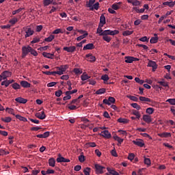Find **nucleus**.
<instances>
[{
    "instance_id": "f257e3e1",
    "label": "nucleus",
    "mask_w": 175,
    "mask_h": 175,
    "mask_svg": "<svg viewBox=\"0 0 175 175\" xmlns=\"http://www.w3.org/2000/svg\"><path fill=\"white\" fill-rule=\"evenodd\" d=\"M120 33V31L118 30H111V29H108V30H104V31L100 32L99 34L100 36H113L115 35H117Z\"/></svg>"
},
{
    "instance_id": "f03ea898",
    "label": "nucleus",
    "mask_w": 175,
    "mask_h": 175,
    "mask_svg": "<svg viewBox=\"0 0 175 175\" xmlns=\"http://www.w3.org/2000/svg\"><path fill=\"white\" fill-rule=\"evenodd\" d=\"M34 49L29 46H24L21 48V58L24 59L29 54V53L31 52Z\"/></svg>"
},
{
    "instance_id": "7ed1b4c3",
    "label": "nucleus",
    "mask_w": 175,
    "mask_h": 175,
    "mask_svg": "<svg viewBox=\"0 0 175 175\" xmlns=\"http://www.w3.org/2000/svg\"><path fill=\"white\" fill-rule=\"evenodd\" d=\"M105 169V167L99 165V164H95V170H96V174H102L104 173L103 170Z\"/></svg>"
},
{
    "instance_id": "20e7f679",
    "label": "nucleus",
    "mask_w": 175,
    "mask_h": 175,
    "mask_svg": "<svg viewBox=\"0 0 175 175\" xmlns=\"http://www.w3.org/2000/svg\"><path fill=\"white\" fill-rule=\"evenodd\" d=\"M116 100L113 97H109L108 99H104L103 100V104L108 105V106H110L111 104L115 103Z\"/></svg>"
},
{
    "instance_id": "39448f33",
    "label": "nucleus",
    "mask_w": 175,
    "mask_h": 175,
    "mask_svg": "<svg viewBox=\"0 0 175 175\" xmlns=\"http://www.w3.org/2000/svg\"><path fill=\"white\" fill-rule=\"evenodd\" d=\"M148 67L152 68V71H156L157 68H158V65H157L156 62H153L152 60H148Z\"/></svg>"
},
{
    "instance_id": "423d86ee",
    "label": "nucleus",
    "mask_w": 175,
    "mask_h": 175,
    "mask_svg": "<svg viewBox=\"0 0 175 175\" xmlns=\"http://www.w3.org/2000/svg\"><path fill=\"white\" fill-rule=\"evenodd\" d=\"M25 38H27L29 36H32L34 33L33 30H32V29L31 28H26V31H25Z\"/></svg>"
},
{
    "instance_id": "0eeeda50",
    "label": "nucleus",
    "mask_w": 175,
    "mask_h": 175,
    "mask_svg": "<svg viewBox=\"0 0 175 175\" xmlns=\"http://www.w3.org/2000/svg\"><path fill=\"white\" fill-rule=\"evenodd\" d=\"M132 143L140 148H143L144 146V142L142 139H135V141H133Z\"/></svg>"
},
{
    "instance_id": "6e6552de",
    "label": "nucleus",
    "mask_w": 175,
    "mask_h": 175,
    "mask_svg": "<svg viewBox=\"0 0 175 175\" xmlns=\"http://www.w3.org/2000/svg\"><path fill=\"white\" fill-rule=\"evenodd\" d=\"M100 136L103 137L105 139L111 138V134H110V133L107 130L100 132Z\"/></svg>"
},
{
    "instance_id": "1a4fd4ad",
    "label": "nucleus",
    "mask_w": 175,
    "mask_h": 175,
    "mask_svg": "<svg viewBox=\"0 0 175 175\" xmlns=\"http://www.w3.org/2000/svg\"><path fill=\"white\" fill-rule=\"evenodd\" d=\"M36 118H39V120H45V112L44 111L41 112H38L37 113H36Z\"/></svg>"
},
{
    "instance_id": "9d476101",
    "label": "nucleus",
    "mask_w": 175,
    "mask_h": 175,
    "mask_svg": "<svg viewBox=\"0 0 175 175\" xmlns=\"http://www.w3.org/2000/svg\"><path fill=\"white\" fill-rule=\"evenodd\" d=\"M43 73L46 75H53V76H55L56 75H62L64 74V72H58V71H54V72L46 71V72H43Z\"/></svg>"
},
{
    "instance_id": "9b49d317",
    "label": "nucleus",
    "mask_w": 175,
    "mask_h": 175,
    "mask_svg": "<svg viewBox=\"0 0 175 175\" xmlns=\"http://www.w3.org/2000/svg\"><path fill=\"white\" fill-rule=\"evenodd\" d=\"M77 49V47L75 46H64V51H67V53H74V51H75V50Z\"/></svg>"
},
{
    "instance_id": "f8f14e48",
    "label": "nucleus",
    "mask_w": 175,
    "mask_h": 175,
    "mask_svg": "<svg viewBox=\"0 0 175 175\" xmlns=\"http://www.w3.org/2000/svg\"><path fill=\"white\" fill-rule=\"evenodd\" d=\"M11 72L10 71H4L1 72V75H0L1 77H3V80H5L6 78H9L11 77Z\"/></svg>"
},
{
    "instance_id": "ddd939ff",
    "label": "nucleus",
    "mask_w": 175,
    "mask_h": 175,
    "mask_svg": "<svg viewBox=\"0 0 175 175\" xmlns=\"http://www.w3.org/2000/svg\"><path fill=\"white\" fill-rule=\"evenodd\" d=\"M87 8H88L90 11H93L94 10H98V8H100V3L98 2H96L94 4H92L91 7Z\"/></svg>"
},
{
    "instance_id": "4468645a",
    "label": "nucleus",
    "mask_w": 175,
    "mask_h": 175,
    "mask_svg": "<svg viewBox=\"0 0 175 175\" xmlns=\"http://www.w3.org/2000/svg\"><path fill=\"white\" fill-rule=\"evenodd\" d=\"M95 48L93 43H89L85 44V46H83V51L87 50H93Z\"/></svg>"
},
{
    "instance_id": "2eb2a0df",
    "label": "nucleus",
    "mask_w": 175,
    "mask_h": 175,
    "mask_svg": "<svg viewBox=\"0 0 175 175\" xmlns=\"http://www.w3.org/2000/svg\"><path fill=\"white\" fill-rule=\"evenodd\" d=\"M57 162L60 163H68L70 162V160L68 159H66L62 157H59L57 158Z\"/></svg>"
},
{
    "instance_id": "dca6fc26",
    "label": "nucleus",
    "mask_w": 175,
    "mask_h": 175,
    "mask_svg": "<svg viewBox=\"0 0 175 175\" xmlns=\"http://www.w3.org/2000/svg\"><path fill=\"white\" fill-rule=\"evenodd\" d=\"M57 68L59 70L57 72H62V73H64L68 68V65H62L60 66V67H57Z\"/></svg>"
},
{
    "instance_id": "f3484780",
    "label": "nucleus",
    "mask_w": 175,
    "mask_h": 175,
    "mask_svg": "<svg viewBox=\"0 0 175 175\" xmlns=\"http://www.w3.org/2000/svg\"><path fill=\"white\" fill-rule=\"evenodd\" d=\"M143 120H144V122L148 124H150L151 122H152V119H151V116L148 115H144Z\"/></svg>"
},
{
    "instance_id": "a211bd4d",
    "label": "nucleus",
    "mask_w": 175,
    "mask_h": 175,
    "mask_svg": "<svg viewBox=\"0 0 175 175\" xmlns=\"http://www.w3.org/2000/svg\"><path fill=\"white\" fill-rule=\"evenodd\" d=\"M16 102L20 104H25L27 102V100L22 98V97H18L14 99Z\"/></svg>"
},
{
    "instance_id": "6ab92c4d",
    "label": "nucleus",
    "mask_w": 175,
    "mask_h": 175,
    "mask_svg": "<svg viewBox=\"0 0 175 175\" xmlns=\"http://www.w3.org/2000/svg\"><path fill=\"white\" fill-rule=\"evenodd\" d=\"M42 56L44 57H45V58L53 59L54 54L53 53L44 52V53H42Z\"/></svg>"
},
{
    "instance_id": "aec40b11",
    "label": "nucleus",
    "mask_w": 175,
    "mask_h": 175,
    "mask_svg": "<svg viewBox=\"0 0 175 175\" xmlns=\"http://www.w3.org/2000/svg\"><path fill=\"white\" fill-rule=\"evenodd\" d=\"M21 87L24 88H31V84H29V83L26 81H21Z\"/></svg>"
},
{
    "instance_id": "412c9836",
    "label": "nucleus",
    "mask_w": 175,
    "mask_h": 175,
    "mask_svg": "<svg viewBox=\"0 0 175 175\" xmlns=\"http://www.w3.org/2000/svg\"><path fill=\"white\" fill-rule=\"evenodd\" d=\"M158 136H159L161 138H168L171 137V133L163 132L158 134Z\"/></svg>"
},
{
    "instance_id": "4be33fe9",
    "label": "nucleus",
    "mask_w": 175,
    "mask_h": 175,
    "mask_svg": "<svg viewBox=\"0 0 175 175\" xmlns=\"http://www.w3.org/2000/svg\"><path fill=\"white\" fill-rule=\"evenodd\" d=\"M85 57H88V60L90 62H95V61L96 60V58L92 54L86 55Z\"/></svg>"
},
{
    "instance_id": "5701e85b",
    "label": "nucleus",
    "mask_w": 175,
    "mask_h": 175,
    "mask_svg": "<svg viewBox=\"0 0 175 175\" xmlns=\"http://www.w3.org/2000/svg\"><path fill=\"white\" fill-rule=\"evenodd\" d=\"M139 100L143 102L144 103H151V99L144 96H139Z\"/></svg>"
},
{
    "instance_id": "b1692460",
    "label": "nucleus",
    "mask_w": 175,
    "mask_h": 175,
    "mask_svg": "<svg viewBox=\"0 0 175 175\" xmlns=\"http://www.w3.org/2000/svg\"><path fill=\"white\" fill-rule=\"evenodd\" d=\"M120 5H121V2L115 3L112 4L111 9L114 10H118L120 9Z\"/></svg>"
},
{
    "instance_id": "393cba45",
    "label": "nucleus",
    "mask_w": 175,
    "mask_h": 175,
    "mask_svg": "<svg viewBox=\"0 0 175 175\" xmlns=\"http://www.w3.org/2000/svg\"><path fill=\"white\" fill-rule=\"evenodd\" d=\"M117 122L125 124L129 123V120L126 118H120L117 120Z\"/></svg>"
},
{
    "instance_id": "a878e982",
    "label": "nucleus",
    "mask_w": 175,
    "mask_h": 175,
    "mask_svg": "<svg viewBox=\"0 0 175 175\" xmlns=\"http://www.w3.org/2000/svg\"><path fill=\"white\" fill-rule=\"evenodd\" d=\"M124 58H125V63L126 64H132V62H134L131 56H126Z\"/></svg>"
},
{
    "instance_id": "bb28decb",
    "label": "nucleus",
    "mask_w": 175,
    "mask_h": 175,
    "mask_svg": "<svg viewBox=\"0 0 175 175\" xmlns=\"http://www.w3.org/2000/svg\"><path fill=\"white\" fill-rule=\"evenodd\" d=\"M132 9L135 11V13H137V14L144 13V12H145V9L144 8L138 9L137 8H133Z\"/></svg>"
},
{
    "instance_id": "cd10ccee",
    "label": "nucleus",
    "mask_w": 175,
    "mask_h": 175,
    "mask_svg": "<svg viewBox=\"0 0 175 175\" xmlns=\"http://www.w3.org/2000/svg\"><path fill=\"white\" fill-rule=\"evenodd\" d=\"M10 154L9 151H6L5 149L0 148V156L7 155Z\"/></svg>"
},
{
    "instance_id": "c85d7f7f",
    "label": "nucleus",
    "mask_w": 175,
    "mask_h": 175,
    "mask_svg": "<svg viewBox=\"0 0 175 175\" xmlns=\"http://www.w3.org/2000/svg\"><path fill=\"white\" fill-rule=\"evenodd\" d=\"M107 170L109 172V174H111V175H120V174H118V172H117L116 171L111 170L110 168H107Z\"/></svg>"
},
{
    "instance_id": "c756f323",
    "label": "nucleus",
    "mask_w": 175,
    "mask_h": 175,
    "mask_svg": "<svg viewBox=\"0 0 175 175\" xmlns=\"http://www.w3.org/2000/svg\"><path fill=\"white\" fill-rule=\"evenodd\" d=\"M52 2H53V0H44L42 1V4H44V6H49L52 4Z\"/></svg>"
},
{
    "instance_id": "7c9ffc66",
    "label": "nucleus",
    "mask_w": 175,
    "mask_h": 175,
    "mask_svg": "<svg viewBox=\"0 0 175 175\" xmlns=\"http://www.w3.org/2000/svg\"><path fill=\"white\" fill-rule=\"evenodd\" d=\"M16 118H17V120H21V122H27V119H26L25 117H23L20 115H16Z\"/></svg>"
},
{
    "instance_id": "2f4dec72",
    "label": "nucleus",
    "mask_w": 175,
    "mask_h": 175,
    "mask_svg": "<svg viewBox=\"0 0 175 175\" xmlns=\"http://www.w3.org/2000/svg\"><path fill=\"white\" fill-rule=\"evenodd\" d=\"M90 78V77H89L87 74H83L81 75V80L83 81L88 80Z\"/></svg>"
},
{
    "instance_id": "473e14b6",
    "label": "nucleus",
    "mask_w": 175,
    "mask_h": 175,
    "mask_svg": "<svg viewBox=\"0 0 175 175\" xmlns=\"http://www.w3.org/2000/svg\"><path fill=\"white\" fill-rule=\"evenodd\" d=\"M88 36V33H85V34L83 35H81L79 37L77 38V41H81L83 39L85 38V37Z\"/></svg>"
},
{
    "instance_id": "72a5a7b5",
    "label": "nucleus",
    "mask_w": 175,
    "mask_h": 175,
    "mask_svg": "<svg viewBox=\"0 0 175 175\" xmlns=\"http://www.w3.org/2000/svg\"><path fill=\"white\" fill-rule=\"evenodd\" d=\"M55 164V160L54 158H51L49 159V165L51 167H54Z\"/></svg>"
},
{
    "instance_id": "f704fd0d",
    "label": "nucleus",
    "mask_w": 175,
    "mask_h": 175,
    "mask_svg": "<svg viewBox=\"0 0 175 175\" xmlns=\"http://www.w3.org/2000/svg\"><path fill=\"white\" fill-rule=\"evenodd\" d=\"M132 114L133 116H135V117H137V119L139 120V118H140L139 111H138L137 110H133V111H132Z\"/></svg>"
},
{
    "instance_id": "c9c22d12",
    "label": "nucleus",
    "mask_w": 175,
    "mask_h": 175,
    "mask_svg": "<svg viewBox=\"0 0 175 175\" xmlns=\"http://www.w3.org/2000/svg\"><path fill=\"white\" fill-rule=\"evenodd\" d=\"M105 93V88H100V89H98V90L96 91V94L97 95L103 94Z\"/></svg>"
},
{
    "instance_id": "e433bc0d",
    "label": "nucleus",
    "mask_w": 175,
    "mask_h": 175,
    "mask_svg": "<svg viewBox=\"0 0 175 175\" xmlns=\"http://www.w3.org/2000/svg\"><path fill=\"white\" fill-rule=\"evenodd\" d=\"M163 5L165 6H168L170 8H172V7L174 6L175 3H171L170 1H166V2H163Z\"/></svg>"
},
{
    "instance_id": "4c0bfd02",
    "label": "nucleus",
    "mask_w": 175,
    "mask_h": 175,
    "mask_svg": "<svg viewBox=\"0 0 175 175\" xmlns=\"http://www.w3.org/2000/svg\"><path fill=\"white\" fill-rule=\"evenodd\" d=\"M103 36V39L104 41L107 42H110V41H111V37L109 36Z\"/></svg>"
},
{
    "instance_id": "58836bf2",
    "label": "nucleus",
    "mask_w": 175,
    "mask_h": 175,
    "mask_svg": "<svg viewBox=\"0 0 175 175\" xmlns=\"http://www.w3.org/2000/svg\"><path fill=\"white\" fill-rule=\"evenodd\" d=\"M11 87H12V88H14V90H16L21 89V85L17 83H13L12 85H11Z\"/></svg>"
},
{
    "instance_id": "ea45409f",
    "label": "nucleus",
    "mask_w": 175,
    "mask_h": 175,
    "mask_svg": "<svg viewBox=\"0 0 175 175\" xmlns=\"http://www.w3.org/2000/svg\"><path fill=\"white\" fill-rule=\"evenodd\" d=\"M54 40V36L53 35H50L49 38H45L44 41L47 42H51L53 41Z\"/></svg>"
},
{
    "instance_id": "a19ab883",
    "label": "nucleus",
    "mask_w": 175,
    "mask_h": 175,
    "mask_svg": "<svg viewBox=\"0 0 175 175\" xmlns=\"http://www.w3.org/2000/svg\"><path fill=\"white\" fill-rule=\"evenodd\" d=\"M85 146L89 148H95L96 147V144H95V142H88L85 144Z\"/></svg>"
},
{
    "instance_id": "79ce46f5",
    "label": "nucleus",
    "mask_w": 175,
    "mask_h": 175,
    "mask_svg": "<svg viewBox=\"0 0 175 175\" xmlns=\"http://www.w3.org/2000/svg\"><path fill=\"white\" fill-rule=\"evenodd\" d=\"M3 82H5V88H8L9 87V85H10L11 83H14V79L6 80V81H4Z\"/></svg>"
},
{
    "instance_id": "37998d69",
    "label": "nucleus",
    "mask_w": 175,
    "mask_h": 175,
    "mask_svg": "<svg viewBox=\"0 0 175 175\" xmlns=\"http://www.w3.org/2000/svg\"><path fill=\"white\" fill-rule=\"evenodd\" d=\"M158 42V37H152L150 40V43L156 44Z\"/></svg>"
},
{
    "instance_id": "c03bdc74",
    "label": "nucleus",
    "mask_w": 175,
    "mask_h": 175,
    "mask_svg": "<svg viewBox=\"0 0 175 175\" xmlns=\"http://www.w3.org/2000/svg\"><path fill=\"white\" fill-rule=\"evenodd\" d=\"M158 83L163 87H165V88L168 87V82L167 81H158Z\"/></svg>"
},
{
    "instance_id": "a18cd8bd",
    "label": "nucleus",
    "mask_w": 175,
    "mask_h": 175,
    "mask_svg": "<svg viewBox=\"0 0 175 175\" xmlns=\"http://www.w3.org/2000/svg\"><path fill=\"white\" fill-rule=\"evenodd\" d=\"M65 31H62L61 29H57L53 31V34L64 33Z\"/></svg>"
},
{
    "instance_id": "49530a36",
    "label": "nucleus",
    "mask_w": 175,
    "mask_h": 175,
    "mask_svg": "<svg viewBox=\"0 0 175 175\" xmlns=\"http://www.w3.org/2000/svg\"><path fill=\"white\" fill-rule=\"evenodd\" d=\"M131 107L132 108L137 109V110H140V106L139 105H138L137 103H132L131 104Z\"/></svg>"
},
{
    "instance_id": "de8ad7c7",
    "label": "nucleus",
    "mask_w": 175,
    "mask_h": 175,
    "mask_svg": "<svg viewBox=\"0 0 175 175\" xmlns=\"http://www.w3.org/2000/svg\"><path fill=\"white\" fill-rule=\"evenodd\" d=\"M144 163L145 165H148V166H150L151 165V161L148 158H144Z\"/></svg>"
},
{
    "instance_id": "09e8293b",
    "label": "nucleus",
    "mask_w": 175,
    "mask_h": 175,
    "mask_svg": "<svg viewBox=\"0 0 175 175\" xmlns=\"http://www.w3.org/2000/svg\"><path fill=\"white\" fill-rule=\"evenodd\" d=\"M135 83H138L140 85H143L144 83V81L142 79H140L139 77H135Z\"/></svg>"
},
{
    "instance_id": "8fccbe9b",
    "label": "nucleus",
    "mask_w": 175,
    "mask_h": 175,
    "mask_svg": "<svg viewBox=\"0 0 175 175\" xmlns=\"http://www.w3.org/2000/svg\"><path fill=\"white\" fill-rule=\"evenodd\" d=\"M18 22V18H13L12 19L9 21L10 24L14 25Z\"/></svg>"
},
{
    "instance_id": "3c124183",
    "label": "nucleus",
    "mask_w": 175,
    "mask_h": 175,
    "mask_svg": "<svg viewBox=\"0 0 175 175\" xmlns=\"http://www.w3.org/2000/svg\"><path fill=\"white\" fill-rule=\"evenodd\" d=\"M95 3V0H89L88 2H87L86 7H92Z\"/></svg>"
},
{
    "instance_id": "603ef678",
    "label": "nucleus",
    "mask_w": 175,
    "mask_h": 175,
    "mask_svg": "<svg viewBox=\"0 0 175 175\" xmlns=\"http://www.w3.org/2000/svg\"><path fill=\"white\" fill-rule=\"evenodd\" d=\"M154 111V109L153 108H148L146 109V113L148 115H152L153 112Z\"/></svg>"
},
{
    "instance_id": "864d4df0",
    "label": "nucleus",
    "mask_w": 175,
    "mask_h": 175,
    "mask_svg": "<svg viewBox=\"0 0 175 175\" xmlns=\"http://www.w3.org/2000/svg\"><path fill=\"white\" fill-rule=\"evenodd\" d=\"M133 33V31L126 30L125 31H123L122 35H123V36H131Z\"/></svg>"
},
{
    "instance_id": "5fc2aeb1",
    "label": "nucleus",
    "mask_w": 175,
    "mask_h": 175,
    "mask_svg": "<svg viewBox=\"0 0 175 175\" xmlns=\"http://www.w3.org/2000/svg\"><path fill=\"white\" fill-rule=\"evenodd\" d=\"M77 92V89H74L72 91H67L66 92V95H70V94H76Z\"/></svg>"
},
{
    "instance_id": "6e6d98bb",
    "label": "nucleus",
    "mask_w": 175,
    "mask_h": 175,
    "mask_svg": "<svg viewBox=\"0 0 175 175\" xmlns=\"http://www.w3.org/2000/svg\"><path fill=\"white\" fill-rule=\"evenodd\" d=\"M1 121L5 123H9L11 122V118L10 117H6L5 118H1Z\"/></svg>"
},
{
    "instance_id": "4d7b16f0",
    "label": "nucleus",
    "mask_w": 175,
    "mask_h": 175,
    "mask_svg": "<svg viewBox=\"0 0 175 175\" xmlns=\"http://www.w3.org/2000/svg\"><path fill=\"white\" fill-rule=\"evenodd\" d=\"M100 80H103L104 81H109L108 75H104L103 76L100 77Z\"/></svg>"
},
{
    "instance_id": "13d9d810",
    "label": "nucleus",
    "mask_w": 175,
    "mask_h": 175,
    "mask_svg": "<svg viewBox=\"0 0 175 175\" xmlns=\"http://www.w3.org/2000/svg\"><path fill=\"white\" fill-rule=\"evenodd\" d=\"M4 110H5L6 111H8V113H9L10 114L14 116V109H11V108H6L4 109Z\"/></svg>"
},
{
    "instance_id": "bf43d9fd",
    "label": "nucleus",
    "mask_w": 175,
    "mask_h": 175,
    "mask_svg": "<svg viewBox=\"0 0 175 175\" xmlns=\"http://www.w3.org/2000/svg\"><path fill=\"white\" fill-rule=\"evenodd\" d=\"M166 102L171 104L172 105H175V98H170L167 99Z\"/></svg>"
},
{
    "instance_id": "052dcab7",
    "label": "nucleus",
    "mask_w": 175,
    "mask_h": 175,
    "mask_svg": "<svg viewBox=\"0 0 175 175\" xmlns=\"http://www.w3.org/2000/svg\"><path fill=\"white\" fill-rule=\"evenodd\" d=\"M129 98L132 101L138 102V98L135 96H129Z\"/></svg>"
},
{
    "instance_id": "680f3d73",
    "label": "nucleus",
    "mask_w": 175,
    "mask_h": 175,
    "mask_svg": "<svg viewBox=\"0 0 175 175\" xmlns=\"http://www.w3.org/2000/svg\"><path fill=\"white\" fill-rule=\"evenodd\" d=\"M100 23H105V17L103 14L100 16Z\"/></svg>"
},
{
    "instance_id": "e2e57ef3",
    "label": "nucleus",
    "mask_w": 175,
    "mask_h": 175,
    "mask_svg": "<svg viewBox=\"0 0 175 175\" xmlns=\"http://www.w3.org/2000/svg\"><path fill=\"white\" fill-rule=\"evenodd\" d=\"M73 72H74V73H75V75H80L82 73L81 70H80V69L77 68H74Z\"/></svg>"
},
{
    "instance_id": "0e129e2a",
    "label": "nucleus",
    "mask_w": 175,
    "mask_h": 175,
    "mask_svg": "<svg viewBox=\"0 0 175 175\" xmlns=\"http://www.w3.org/2000/svg\"><path fill=\"white\" fill-rule=\"evenodd\" d=\"M134 159H135V154H133V153L129 154V156H128L129 160L132 161Z\"/></svg>"
},
{
    "instance_id": "69168bd1",
    "label": "nucleus",
    "mask_w": 175,
    "mask_h": 175,
    "mask_svg": "<svg viewBox=\"0 0 175 175\" xmlns=\"http://www.w3.org/2000/svg\"><path fill=\"white\" fill-rule=\"evenodd\" d=\"M83 173H85V175H90V168L87 167L83 170Z\"/></svg>"
},
{
    "instance_id": "338daca9",
    "label": "nucleus",
    "mask_w": 175,
    "mask_h": 175,
    "mask_svg": "<svg viewBox=\"0 0 175 175\" xmlns=\"http://www.w3.org/2000/svg\"><path fill=\"white\" fill-rule=\"evenodd\" d=\"M139 41H141V42H148V38L146 36H144L143 38H139Z\"/></svg>"
},
{
    "instance_id": "774afa93",
    "label": "nucleus",
    "mask_w": 175,
    "mask_h": 175,
    "mask_svg": "<svg viewBox=\"0 0 175 175\" xmlns=\"http://www.w3.org/2000/svg\"><path fill=\"white\" fill-rule=\"evenodd\" d=\"M39 173H40V170H32V174L31 175H38Z\"/></svg>"
}]
</instances>
